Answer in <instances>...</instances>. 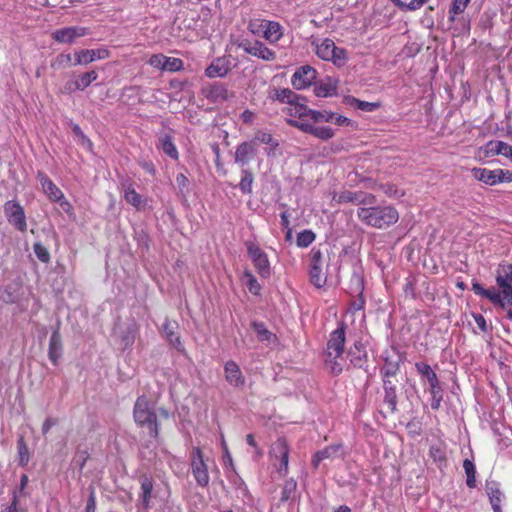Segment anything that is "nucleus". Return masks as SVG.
I'll return each instance as SVG.
<instances>
[{
    "instance_id": "nucleus-56",
    "label": "nucleus",
    "mask_w": 512,
    "mask_h": 512,
    "mask_svg": "<svg viewBox=\"0 0 512 512\" xmlns=\"http://www.w3.org/2000/svg\"><path fill=\"white\" fill-rule=\"evenodd\" d=\"M353 102L355 103L356 108L366 112H373L379 107L378 103L361 101L355 98L353 99Z\"/></svg>"
},
{
    "instance_id": "nucleus-51",
    "label": "nucleus",
    "mask_w": 512,
    "mask_h": 512,
    "mask_svg": "<svg viewBox=\"0 0 512 512\" xmlns=\"http://www.w3.org/2000/svg\"><path fill=\"white\" fill-rule=\"evenodd\" d=\"M265 22H267V19H252L248 23V30L253 35L263 37Z\"/></svg>"
},
{
    "instance_id": "nucleus-12",
    "label": "nucleus",
    "mask_w": 512,
    "mask_h": 512,
    "mask_svg": "<svg viewBox=\"0 0 512 512\" xmlns=\"http://www.w3.org/2000/svg\"><path fill=\"white\" fill-rule=\"evenodd\" d=\"M89 34V30L82 26H70L52 32V38L60 44H73L75 41Z\"/></svg>"
},
{
    "instance_id": "nucleus-48",
    "label": "nucleus",
    "mask_w": 512,
    "mask_h": 512,
    "mask_svg": "<svg viewBox=\"0 0 512 512\" xmlns=\"http://www.w3.org/2000/svg\"><path fill=\"white\" fill-rule=\"evenodd\" d=\"M487 494L491 506L502 504L504 494L499 490V488L496 485L488 486Z\"/></svg>"
},
{
    "instance_id": "nucleus-20",
    "label": "nucleus",
    "mask_w": 512,
    "mask_h": 512,
    "mask_svg": "<svg viewBox=\"0 0 512 512\" xmlns=\"http://www.w3.org/2000/svg\"><path fill=\"white\" fill-rule=\"evenodd\" d=\"M507 312V318L512 321V285L496 288V299L492 301Z\"/></svg>"
},
{
    "instance_id": "nucleus-58",
    "label": "nucleus",
    "mask_w": 512,
    "mask_h": 512,
    "mask_svg": "<svg viewBox=\"0 0 512 512\" xmlns=\"http://www.w3.org/2000/svg\"><path fill=\"white\" fill-rule=\"evenodd\" d=\"M55 203H57L59 205V207L66 213L68 214L69 216H72L73 215V207L71 205V203L65 198V196L63 195L61 199H58L56 201H54Z\"/></svg>"
},
{
    "instance_id": "nucleus-50",
    "label": "nucleus",
    "mask_w": 512,
    "mask_h": 512,
    "mask_svg": "<svg viewBox=\"0 0 512 512\" xmlns=\"http://www.w3.org/2000/svg\"><path fill=\"white\" fill-rule=\"evenodd\" d=\"M260 143H264L269 145L271 148H275L278 146V141L273 138V136L265 131H257L255 134V138L252 140Z\"/></svg>"
},
{
    "instance_id": "nucleus-25",
    "label": "nucleus",
    "mask_w": 512,
    "mask_h": 512,
    "mask_svg": "<svg viewBox=\"0 0 512 512\" xmlns=\"http://www.w3.org/2000/svg\"><path fill=\"white\" fill-rule=\"evenodd\" d=\"M284 34L282 25L276 21L267 20L265 22V29L263 38L271 44L277 43Z\"/></svg>"
},
{
    "instance_id": "nucleus-10",
    "label": "nucleus",
    "mask_w": 512,
    "mask_h": 512,
    "mask_svg": "<svg viewBox=\"0 0 512 512\" xmlns=\"http://www.w3.org/2000/svg\"><path fill=\"white\" fill-rule=\"evenodd\" d=\"M4 214L7 221L20 232L27 230L26 216L23 207L14 200L4 204Z\"/></svg>"
},
{
    "instance_id": "nucleus-44",
    "label": "nucleus",
    "mask_w": 512,
    "mask_h": 512,
    "mask_svg": "<svg viewBox=\"0 0 512 512\" xmlns=\"http://www.w3.org/2000/svg\"><path fill=\"white\" fill-rule=\"evenodd\" d=\"M472 290L476 295L488 299L491 303L496 299V288H484L480 283L475 282L472 284Z\"/></svg>"
},
{
    "instance_id": "nucleus-54",
    "label": "nucleus",
    "mask_w": 512,
    "mask_h": 512,
    "mask_svg": "<svg viewBox=\"0 0 512 512\" xmlns=\"http://www.w3.org/2000/svg\"><path fill=\"white\" fill-rule=\"evenodd\" d=\"M33 250L37 258L43 262L47 263L50 260V254L47 250V248L42 245L41 243L37 242L33 245Z\"/></svg>"
},
{
    "instance_id": "nucleus-8",
    "label": "nucleus",
    "mask_w": 512,
    "mask_h": 512,
    "mask_svg": "<svg viewBox=\"0 0 512 512\" xmlns=\"http://www.w3.org/2000/svg\"><path fill=\"white\" fill-rule=\"evenodd\" d=\"M332 201L338 204L352 203L361 207L366 205H374L377 202L376 197L373 194L363 191L353 192L349 190L334 193Z\"/></svg>"
},
{
    "instance_id": "nucleus-2",
    "label": "nucleus",
    "mask_w": 512,
    "mask_h": 512,
    "mask_svg": "<svg viewBox=\"0 0 512 512\" xmlns=\"http://www.w3.org/2000/svg\"><path fill=\"white\" fill-rule=\"evenodd\" d=\"M358 219L365 225L376 228L386 229L394 225L399 220V213L390 206L366 205L357 210Z\"/></svg>"
},
{
    "instance_id": "nucleus-27",
    "label": "nucleus",
    "mask_w": 512,
    "mask_h": 512,
    "mask_svg": "<svg viewBox=\"0 0 512 512\" xmlns=\"http://www.w3.org/2000/svg\"><path fill=\"white\" fill-rule=\"evenodd\" d=\"M49 359L56 364L62 356V339L58 330H54L51 334L48 349Z\"/></svg>"
},
{
    "instance_id": "nucleus-5",
    "label": "nucleus",
    "mask_w": 512,
    "mask_h": 512,
    "mask_svg": "<svg viewBox=\"0 0 512 512\" xmlns=\"http://www.w3.org/2000/svg\"><path fill=\"white\" fill-rule=\"evenodd\" d=\"M314 44L315 53L320 59L330 61L337 67H343L348 62L347 51L337 47L331 39L326 38Z\"/></svg>"
},
{
    "instance_id": "nucleus-13",
    "label": "nucleus",
    "mask_w": 512,
    "mask_h": 512,
    "mask_svg": "<svg viewBox=\"0 0 512 512\" xmlns=\"http://www.w3.org/2000/svg\"><path fill=\"white\" fill-rule=\"evenodd\" d=\"M317 78V71L309 66L304 65L298 68L291 77V84L297 90L310 87Z\"/></svg>"
},
{
    "instance_id": "nucleus-35",
    "label": "nucleus",
    "mask_w": 512,
    "mask_h": 512,
    "mask_svg": "<svg viewBox=\"0 0 512 512\" xmlns=\"http://www.w3.org/2000/svg\"><path fill=\"white\" fill-rule=\"evenodd\" d=\"M431 395L430 405L433 410H438L440 408L441 402L443 400V389L441 387L440 382L435 385H430L427 389Z\"/></svg>"
},
{
    "instance_id": "nucleus-62",
    "label": "nucleus",
    "mask_w": 512,
    "mask_h": 512,
    "mask_svg": "<svg viewBox=\"0 0 512 512\" xmlns=\"http://www.w3.org/2000/svg\"><path fill=\"white\" fill-rule=\"evenodd\" d=\"M332 123H334L338 126H349L351 124V120L345 116L336 115L334 113V120Z\"/></svg>"
},
{
    "instance_id": "nucleus-32",
    "label": "nucleus",
    "mask_w": 512,
    "mask_h": 512,
    "mask_svg": "<svg viewBox=\"0 0 512 512\" xmlns=\"http://www.w3.org/2000/svg\"><path fill=\"white\" fill-rule=\"evenodd\" d=\"M124 198L127 203L132 205L137 210L144 209L147 204V200L144 199L139 193H137L131 184L125 187Z\"/></svg>"
},
{
    "instance_id": "nucleus-45",
    "label": "nucleus",
    "mask_w": 512,
    "mask_h": 512,
    "mask_svg": "<svg viewBox=\"0 0 512 512\" xmlns=\"http://www.w3.org/2000/svg\"><path fill=\"white\" fill-rule=\"evenodd\" d=\"M252 327L257 334V338L262 342L270 343L271 339L274 337L263 323L253 322Z\"/></svg>"
},
{
    "instance_id": "nucleus-43",
    "label": "nucleus",
    "mask_w": 512,
    "mask_h": 512,
    "mask_svg": "<svg viewBox=\"0 0 512 512\" xmlns=\"http://www.w3.org/2000/svg\"><path fill=\"white\" fill-rule=\"evenodd\" d=\"M470 1L471 0H453L449 9V21L455 22L457 15L462 14L465 11Z\"/></svg>"
},
{
    "instance_id": "nucleus-28",
    "label": "nucleus",
    "mask_w": 512,
    "mask_h": 512,
    "mask_svg": "<svg viewBox=\"0 0 512 512\" xmlns=\"http://www.w3.org/2000/svg\"><path fill=\"white\" fill-rule=\"evenodd\" d=\"M203 95L212 102H223L227 99L228 91L222 84H214L203 88Z\"/></svg>"
},
{
    "instance_id": "nucleus-57",
    "label": "nucleus",
    "mask_w": 512,
    "mask_h": 512,
    "mask_svg": "<svg viewBox=\"0 0 512 512\" xmlns=\"http://www.w3.org/2000/svg\"><path fill=\"white\" fill-rule=\"evenodd\" d=\"M429 0H411L409 3L403 2L400 10L402 11H416L420 9Z\"/></svg>"
},
{
    "instance_id": "nucleus-30",
    "label": "nucleus",
    "mask_w": 512,
    "mask_h": 512,
    "mask_svg": "<svg viewBox=\"0 0 512 512\" xmlns=\"http://www.w3.org/2000/svg\"><path fill=\"white\" fill-rule=\"evenodd\" d=\"M383 388H384V403L388 406V409L391 413L396 411L397 406V394H396V386L389 379H383Z\"/></svg>"
},
{
    "instance_id": "nucleus-15",
    "label": "nucleus",
    "mask_w": 512,
    "mask_h": 512,
    "mask_svg": "<svg viewBox=\"0 0 512 512\" xmlns=\"http://www.w3.org/2000/svg\"><path fill=\"white\" fill-rule=\"evenodd\" d=\"M149 65L153 68L162 70L177 72L183 69V61L179 58L168 57L161 53L153 54L148 60Z\"/></svg>"
},
{
    "instance_id": "nucleus-52",
    "label": "nucleus",
    "mask_w": 512,
    "mask_h": 512,
    "mask_svg": "<svg viewBox=\"0 0 512 512\" xmlns=\"http://www.w3.org/2000/svg\"><path fill=\"white\" fill-rule=\"evenodd\" d=\"M17 449L19 454V464L24 466L29 461V451L23 437L18 439Z\"/></svg>"
},
{
    "instance_id": "nucleus-18",
    "label": "nucleus",
    "mask_w": 512,
    "mask_h": 512,
    "mask_svg": "<svg viewBox=\"0 0 512 512\" xmlns=\"http://www.w3.org/2000/svg\"><path fill=\"white\" fill-rule=\"evenodd\" d=\"M224 377L228 384L235 388H243L245 386V376L239 365L233 360H229L224 364Z\"/></svg>"
},
{
    "instance_id": "nucleus-33",
    "label": "nucleus",
    "mask_w": 512,
    "mask_h": 512,
    "mask_svg": "<svg viewBox=\"0 0 512 512\" xmlns=\"http://www.w3.org/2000/svg\"><path fill=\"white\" fill-rule=\"evenodd\" d=\"M153 483L148 477H144L141 481V494L140 500L144 509L150 508V502L152 498Z\"/></svg>"
},
{
    "instance_id": "nucleus-55",
    "label": "nucleus",
    "mask_w": 512,
    "mask_h": 512,
    "mask_svg": "<svg viewBox=\"0 0 512 512\" xmlns=\"http://www.w3.org/2000/svg\"><path fill=\"white\" fill-rule=\"evenodd\" d=\"M297 483L294 479H289L285 482L282 491V500H288L291 495L295 492Z\"/></svg>"
},
{
    "instance_id": "nucleus-29",
    "label": "nucleus",
    "mask_w": 512,
    "mask_h": 512,
    "mask_svg": "<svg viewBox=\"0 0 512 512\" xmlns=\"http://www.w3.org/2000/svg\"><path fill=\"white\" fill-rule=\"evenodd\" d=\"M415 368H416L417 372L419 373L423 384L427 383L430 386V385H435L438 382H440L438 379V376L436 375V373L433 371V369L431 368V366L428 363L417 362V363H415Z\"/></svg>"
},
{
    "instance_id": "nucleus-21",
    "label": "nucleus",
    "mask_w": 512,
    "mask_h": 512,
    "mask_svg": "<svg viewBox=\"0 0 512 512\" xmlns=\"http://www.w3.org/2000/svg\"><path fill=\"white\" fill-rule=\"evenodd\" d=\"M343 457V447L340 444L329 445L324 449L317 451L312 458V465L317 468L319 464L326 459H335Z\"/></svg>"
},
{
    "instance_id": "nucleus-42",
    "label": "nucleus",
    "mask_w": 512,
    "mask_h": 512,
    "mask_svg": "<svg viewBox=\"0 0 512 512\" xmlns=\"http://www.w3.org/2000/svg\"><path fill=\"white\" fill-rule=\"evenodd\" d=\"M311 123L317 125L318 123H332L334 120V113L328 110H313Z\"/></svg>"
},
{
    "instance_id": "nucleus-37",
    "label": "nucleus",
    "mask_w": 512,
    "mask_h": 512,
    "mask_svg": "<svg viewBox=\"0 0 512 512\" xmlns=\"http://www.w3.org/2000/svg\"><path fill=\"white\" fill-rule=\"evenodd\" d=\"M270 97L282 103H286L289 106L290 103H293L299 96H297L292 90L283 88L274 89L273 94Z\"/></svg>"
},
{
    "instance_id": "nucleus-60",
    "label": "nucleus",
    "mask_w": 512,
    "mask_h": 512,
    "mask_svg": "<svg viewBox=\"0 0 512 512\" xmlns=\"http://www.w3.org/2000/svg\"><path fill=\"white\" fill-rule=\"evenodd\" d=\"M96 511V497L95 492L92 489L87 500V504L85 507V512H95Z\"/></svg>"
},
{
    "instance_id": "nucleus-31",
    "label": "nucleus",
    "mask_w": 512,
    "mask_h": 512,
    "mask_svg": "<svg viewBox=\"0 0 512 512\" xmlns=\"http://www.w3.org/2000/svg\"><path fill=\"white\" fill-rule=\"evenodd\" d=\"M157 148L161 149L163 153L173 160L179 158L178 150L169 134H163L158 138Z\"/></svg>"
},
{
    "instance_id": "nucleus-24",
    "label": "nucleus",
    "mask_w": 512,
    "mask_h": 512,
    "mask_svg": "<svg viewBox=\"0 0 512 512\" xmlns=\"http://www.w3.org/2000/svg\"><path fill=\"white\" fill-rule=\"evenodd\" d=\"M497 288L512 285V264L500 263L494 272Z\"/></svg>"
},
{
    "instance_id": "nucleus-46",
    "label": "nucleus",
    "mask_w": 512,
    "mask_h": 512,
    "mask_svg": "<svg viewBox=\"0 0 512 512\" xmlns=\"http://www.w3.org/2000/svg\"><path fill=\"white\" fill-rule=\"evenodd\" d=\"M315 234L311 230H303L298 233L296 238V244L298 247L306 248L315 240Z\"/></svg>"
},
{
    "instance_id": "nucleus-22",
    "label": "nucleus",
    "mask_w": 512,
    "mask_h": 512,
    "mask_svg": "<svg viewBox=\"0 0 512 512\" xmlns=\"http://www.w3.org/2000/svg\"><path fill=\"white\" fill-rule=\"evenodd\" d=\"M230 71V61L226 57L214 59L206 68L205 75L209 78L225 77Z\"/></svg>"
},
{
    "instance_id": "nucleus-63",
    "label": "nucleus",
    "mask_w": 512,
    "mask_h": 512,
    "mask_svg": "<svg viewBox=\"0 0 512 512\" xmlns=\"http://www.w3.org/2000/svg\"><path fill=\"white\" fill-rule=\"evenodd\" d=\"M501 152H500V155H503L507 158H509L512 162V146L507 144V143H503V145H501Z\"/></svg>"
},
{
    "instance_id": "nucleus-64",
    "label": "nucleus",
    "mask_w": 512,
    "mask_h": 512,
    "mask_svg": "<svg viewBox=\"0 0 512 512\" xmlns=\"http://www.w3.org/2000/svg\"><path fill=\"white\" fill-rule=\"evenodd\" d=\"M140 166L149 174H155V166L151 161H141Z\"/></svg>"
},
{
    "instance_id": "nucleus-23",
    "label": "nucleus",
    "mask_w": 512,
    "mask_h": 512,
    "mask_svg": "<svg viewBox=\"0 0 512 512\" xmlns=\"http://www.w3.org/2000/svg\"><path fill=\"white\" fill-rule=\"evenodd\" d=\"M38 179L45 195L50 201L54 202L61 199L64 195L63 192L54 184V182L45 174L38 173Z\"/></svg>"
},
{
    "instance_id": "nucleus-17",
    "label": "nucleus",
    "mask_w": 512,
    "mask_h": 512,
    "mask_svg": "<svg viewBox=\"0 0 512 512\" xmlns=\"http://www.w3.org/2000/svg\"><path fill=\"white\" fill-rule=\"evenodd\" d=\"M257 154V145L255 141H245L237 145L234 160L240 166H246Z\"/></svg>"
},
{
    "instance_id": "nucleus-39",
    "label": "nucleus",
    "mask_w": 512,
    "mask_h": 512,
    "mask_svg": "<svg viewBox=\"0 0 512 512\" xmlns=\"http://www.w3.org/2000/svg\"><path fill=\"white\" fill-rule=\"evenodd\" d=\"M463 469L466 474V484L469 488L476 487V468L475 464L470 459H465L463 461Z\"/></svg>"
},
{
    "instance_id": "nucleus-1",
    "label": "nucleus",
    "mask_w": 512,
    "mask_h": 512,
    "mask_svg": "<svg viewBox=\"0 0 512 512\" xmlns=\"http://www.w3.org/2000/svg\"><path fill=\"white\" fill-rule=\"evenodd\" d=\"M312 109L308 108L304 103L300 102L298 97L293 103L285 107L283 112L288 117L287 122L300 129L302 132L311 134L321 140H329L334 137L335 132L332 128L327 126L313 125Z\"/></svg>"
},
{
    "instance_id": "nucleus-19",
    "label": "nucleus",
    "mask_w": 512,
    "mask_h": 512,
    "mask_svg": "<svg viewBox=\"0 0 512 512\" xmlns=\"http://www.w3.org/2000/svg\"><path fill=\"white\" fill-rule=\"evenodd\" d=\"M310 278L317 287H322L326 281L322 273V253L320 250L311 251Z\"/></svg>"
},
{
    "instance_id": "nucleus-59",
    "label": "nucleus",
    "mask_w": 512,
    "mask_h": 512,
    "mask_svg": "<svg viewBox=\"0 0 512 512\" xmlns=\"http://www.w3.org/2000/svg\"><path fill=\"white\" fill-rule=\"evenodd\" d=\"M473 318H474L478 328L482 332H487L488 331V324H487L486 319L484 318V316L482 314H474Z\"/></svg>"
},
{
    "instance_id": "nucleus-3",
    "label": "nucleus",
    "mask_w": 512,
    "mask_h": 512,
    "mask_svg": "<svg viewBox=\"0 0 512 512\" xmlns=\"http://www.w3.org/2000/svg\"><path fill=\"white\" fill-rule=\"evenodd\" d=\"M345 339V326L341 325L331 332L327 342L325 362L330 371L335 375L340 374L343 370L344 359L342 356L344 353Z\"/></svg>"
},
{
    "instance_id": "nucleus-61",
    "label": "nucleus",
    "mask_w": 512,
    "mask_h": 512,
    "mask_svg": "<svg viewBox=\"0 0 512 512\" xmlns=\"http://www.w3.org/2000/svg\"><path fill=\"white\" fill-rule=\"evenodd\" d=\"M58 423L56 418L48 417L42 425V433L45 435L49 430Z\"/></svg>"
},
{
    "instance_id": "nucleus-7",
    "label": "nucleus",
    "mask_w": 512,
    "mask_h": 512,
    "mask_svg": "<svg viewBox=\"0 0 512 512\" xmlns=\"http://www.w3.org/2000/svg\"><path fill=\"white\" fill-rule=\"evenodd\" d=\"M190 458L191 470L196 483L201 487L208 486L210 476L201 449L199 447H194Z\"/></svg>"
},
{
    "instance_id": "nucleus-9",
    "label": "nucleus",
    "mask_w": 512,
    "mask_h": 512,
    "mask_svg": "<svg viewBox=\"0 0 512 512\" xmlns=\"http://www.w3.org/2000/svg\"><path fill=\"white\" fill-rule=\"evenodd\" d=\"M471 172L476 180L490 186L512 180V174L503 169L473 168Z\"/></svg>"
},
{
    "instance_id": "nucleus-16",
    "label": "nucleus",
    "mask_w": 512,
    "mask_h": 512,
    "mask_svg": "<svg viewBox=\"0 0 512 512\" xmlns=\"http://www.w3.org/2000/svg\"><path fill=\"white\" fill-rule=\"evenodd\" d=\"M240 47L247 54L265 61H273L276 58V53L258 40H255L254 42L245 41L240 44Z\"/></svg>"
},
{
    "instance_id": "nucleus-14",
    "label": "nucleus",
    "mask_w": 512,
    "mask_h": 512,
    "mask_svg": "<svg viewBox=\"0 0 512 512\" xmlns=\"http://www.w3.org/2000/svg\"><path fill=\"white\" fill-rule=\"evenodd\" d=\"M109 57V51L106 48L82 49L73 54V65H88L97 60H103Z\"/></svg>"
},
{
    "instance_id": "nucleus-4",
    "label": "nucleus",
    "mask_w": 512,
    "mask_h": 512,
    "mask_svg": "<svg viewBox=\"0 0 512 512\" xmlns=\"http://www.w3.org/2000/svg\"><path fill=\"white\" fill-rule=\"evenodd\" d=\"M133 416L136 424L142 428H146L150 437L157 438L159 427L154 404L145 396L137 398Z\"/></svg>"
},
{
    "instance_id": "nucleus-26",
    "label": "nucleus",
    "mask_w": 512,
    "mask_h": 512,
    "mask_svg": "<svg viewBox=\"0 0 512 512\" xmlns=\"http://www.w3.org/2000/svg\"><path fill=\"white\" fill-rule=\"evenodd\" d=\"M314 93L317 97H331L337 93V80L327 77L315 85Z\"/></svg>"
},
{
    "instance_id": "nucleus-40",
    "label": "nucleus",
    "mask_w": 512,
    "mask_h": 512,
    "mask_svg": "<svg viewBox=\"0 0 512 512\" xmlns=\"http://www.w3.org/2000/svg\"><path fill=\"white\" fill-rule=\"evenodd\" d=\"M400 368V361L399 360H391V359H385V363L383 367L381 368V375L383 379H389L392 376H395Z\"/></svg>"
},
{
    "instance_id": "nucleus-38",
    "label": "nucleus",
    "mask_w": 512,
    "mask_h": 512,
    "mask_svg": "<svg viewBox=\"0 0 512 512\" xmlns=\"http://www.w3.org/2000/svg\"><path fill=\"white\" fill-rule=\"evenodd\" d=\"M242 281L248 288L250 293L254 295H258L260 293L261 285L258 283L256 277L252 274L250 270H245L243 272Z\"/></svg>"
},
{
    "instance_id": "nucleus-6",
    "label": "nucleus",
    "mask_w": 512,
    "mask_h": 512,
    "mask_svg": "<svg viewBox=\"0 0 512 512\" xmlns=\"http://www.w3.org/2000/svg\"><path fill=\"white\" fill-rule=\"evenodd\" d=\"M245 247L247 249V254L258 274L262 278H268L271 273V268L267 254L260 248L258 244L252 241H246Z\"/></svg>"
},
{
    "instance_id": "nucleus-47",
    "label": "nucleus",
    "mask_w": 512,
    "mask_h": 512,
    "mask_svg": "<svg viewBox=\"0 0 512 512\" xmlns=\"http://www.w3.org/2000/svg\"><path fill=\"white\" fill-rule=\"evenodd\" d=\"M429 455L439 467H442L446 464V455L440 446H431Z\"/></svg>"
},
{
    "instance_id": "nucleus-53",
    "label": "nucleus",
    "mask_w": 512,
    "mask_h": 512,
    "mask_svg": "<svg viewBox=\"0 0 512 512\" xmlns=\"http://www.w3.org/2000/svg\"><path fill=\"white\" fill-rule=\"evenodd\" d=\"M503 141L499 140H492L486 143L484 147V153L488 157H492L495 155H500L501 152V145H503Z\"/></svg>"
},
{
    "instance_id": "nucleus-41",
    "label": "nucleus",
    "mask_w": 512,
    "mask_h": 512,
    "mask_svg": "<svg viewBox=\"0 0 512 512\" xmlns=\"http://www.w3.org/2000/svg\"><path fill=\"white\" fill-rule=\"evenodd\" d=\"M242 177L239 183V189L243 194H250L252 192V185L254 181V177L252 172L249 169H242L241 171Z\"/></svg>"
},
{
    "instance_id": "nucleus-36",
    "label": "nucleus",
    "mask_w": 512,
    "mask_h": 512,
    "mask_svg": "<svg viewBox=\"0 0 512 512\" xmlns=\"http://www.w3.org/2000/svg\"><path fill=\"white\" fill-rule=\"evenodd\" d=\"M97 78H98V74L94 70L82 73L75 80L74 86L76 88H78L79 91H83L87 87H89L94 81H96Z\"/></svg>"
},
{
    "instance_id": "nucleus-11",
    "label": "nucleus",
    "mask_w": 512,
    "mask_h": 512,
    "mask_svg": "<svg viewBox=\"0 0 512 512\" xmlns=\"http://www.w3.org/2000/svg\"><path fill=\"white\" fill-rule=\"evenodd\" d=\"M270 457L279 460L277 471L280 475L285 476L288 473L289 447L284 438L277 439L271 446Z\"/></svg>"
},
{
    "instance_id": "nucleus-34",
    "label": "nucleus",
    "mask_w": 512,
    "mask_h": 512,
    "mask_svg": "<svg viewBox=\"0 0 512 512\" xmlns=\"http://www.w3.org/2000/svg\"><path fill=\"white\" fill-rule=\"evenodd\" d=\"M176 323L165 320L162 326L163 333L167 340L178 350L181 348L180 338L175 334Z\"/></svg>"
},
{
    "instance_id": "nucleus-49",
    "label": "nucleus",
    "mask_w": 512,
    "mask_h": 512,
    "mask_svg": "<svg viewBox=\"0 0 512 512\" xmlns=\"http://www.w3.org/2000/svg\"><path fill=\"white\" fill-rule=\"evenodd\" d=\"M72 63V56L68 53H60L57 57L52 61L51 67L54 69H61L70 66Z\"/></svg>"
}]
</instances>
